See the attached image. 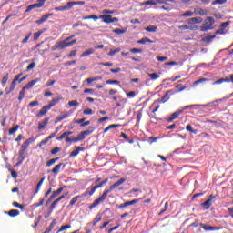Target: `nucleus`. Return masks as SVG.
<instances>
[{
	"mask_svg": "<svg viewBox=\"0 0 233 233\" xmlns=\"http://www.w3.org/2000/svg\"><path fill=\"white\" fill-rule=\"evenodd\" d=\"M125 181H127V178H120L118 181H116V183H114L112 186H110V187L108 189H106L103 192V196L106 198H108V194H110V192H112L113 190H116V188H117V187H121V185H123V183H125Z\"/></svg>",
	"mask_w": 233,
	"mask_h": 233,
	"instance_id": "f257e3e1",
	"label": "nucleus"
},
{
	"mask_svg": "<svg viewBox=\"0 0 233 233\" xmlns=\"http://www.w3.org/2000/svg\"><path fill=\"white\" fill-rule=\"evenodd\" d=\"M28 150V147L25 146H21V149L18 152V162L16 163V167H19V165H23V161H25L26 155V151Z\"/></svg>",
	"mask_w": 233,
	"mask_h": 233,
	"instance_id": "f03ea898",
	"label": "nucleus"
},
{
	"mask_svg": "<svg viewBox=\"0 0 233 233\" xmlns=\"http://www.w3.org/2000/svg\"><path fill=\"white\" fill-rule=\"evenodd\" d=\"M98 19H103L104 23H106L107 25L110 23H117V21H119L117 17H112L110 15H101L98 16Z\"/></svg>",
	"mask_w": 233,
	"mask_h": 233,
	"instance_id": "7ed1b4c3",
	"label": "nucleus"
},
{
	"mask_svg": "<svg viewBox=\"0 0 233 233\" xmlns=\"http://www.w3.org/2000/svg\"><path fill=\"white\" fill-rule=\"evenodd\" d=\"M86 196H90V191L88 189H86L84 193H82L81 195H77L76 197H74L71 201L69 202V206L70 207H74V205H76V203H77V201L79 200V198H86Z\"/></svg>",
	"mask_w": 233,
	"mask_h": 233,
	"instance_id": "20e7f679",
	"label": "nucleus"
},
{
	"mask_svg": "<svg viewBox=\"0 0 233 233\" xmlns=\"http://www.w3.org/2000/svg\"><path fill=\"white\" fill-rule=\"evenodd\" d=\"M46 1V0H37L36 4L28 5L27 8L25 9V12L28 13V12H31V10H34L35 8H41L45 5Z\"/></svg>",
	"mask_w": 233,
	"mask_h": 233,
	"instance_id": "39448f33",
	"label": "nucleus"
},
{
	"mask_svg": "<svg viewBox=\"0 0 233 233\" xmlns=\"http://www.w3.org/2000/svg\"><path fill=\"white\" fill-rule=\"evenodd\" d=\"M21 76H23L22 73H20L15 76V78L13 79V81L11 83L10 89L8 92H6V94H10V92H14V90H15V86H17V81H19V79L21 78Z\"/></svg>",
	"mask_w": 233,
	"mask_h": 233,
	"instance_id": "423d86ee",
	"label": "nucleus"
},
{
	"mask_svg": "<svg viewBox=\"0 0 233 233\" xmlns=\"http://www.w3.org/2000/svg\"><path fill=\"white\" fill-rule=\"evenodd\" d=\"M214 23H216L214 18L212 16H208L204 24L205 30H212V25H214Z\"/></svg>",
	"mask_w": 233,
	"mask_h": 233,
	"instance_id": "0eeeda50",
	"label": "nucleus"
},
{
	"mask_svg": "<svg viewBox=\"0 0 233 233\" xmlns=\"http://www.w3.org/2000/svg\"><path fill=\"white\" fill-rule=\"evenodd\" d=\"M106 199V197L104 196L102 194L101 197H99L98 198H96L92 205L89 206V210H92L93 208H96V207H97V205H101V203H103V201H105Z\"/></svg>",
	"mask_w": 233,
	"mask_h": 233,
	"instance_id": "6e6552de",
	"label": "nucleus"
},
{
	"mask_svg": "<svg viewBox=\"0 0 233 233\" xmlns=\"http://www.w3.org/2000/svg\"><path fill=\"white\" fill-rule=\"evenodd\" d=\"M216 199V196L214 195H209L208 198L201 204V206L206 209L208 210L210 207H212V200Z\"/></svg>",
	"mask_w": 233,
	"mask_h": 233,
	"instance_id": "1a4fd4ad",
	"label": "nucleus"
},
{
	"mask_svg": "<svg viewBox=\"0 0 233 233\" xmlns=\"http://www.w3.org/2000/svg\"><path fill=\"white\" fill-rule=\"evenodd\" d=\"M95 130L96 128L89 127L88 130L82 131L80 134H78V139H80V141H83V139H85L86 136H90V134H92Z\"/></svg>",
	"mask_w": 233,
	"mask_h": 233,
	"instance_id": "9d476101",
	"label": "nucleus"
},
{
	"mask_svg": "<svg viewBox=\"0 0 233 233\" xmlns=\"http://www.w3.org/2000/svg\"><path fill=\"white\" fill-rule=\"evenodd\" d=\"M57 132H59V127L56 128V131L55 133H52L51 135H49L46 139L42 140L38 147H44V145H46V143H48V141L50 139H54V137H56V134H57Z\"/></svg>",
	"mask_w": 233,
	"mask_h": 233,
	"instance_id": "9b49d317",
	"label": "nucleus"
},
{
	"mask_svg": "<svg viewBox=\"0 0 233 233\" xmlns=\"http://www.w3.org/2000/svg\"><path fill=\"white\" fill-rule=\"evenodd\" d=\"M106 183H108V178H106L105 180H103L98 185L93 187L91 188V190H89V196H94V192H96V190H97V188H101V187H103V185H106Z\"/></svg>",
	"mask_w": 233,
	"mask_h": 233,
	"instance_id": "f8f14e48",
	"label": "nucleus"
},
{
	"mask_svg": "<svg viewBox=\"0 0 233 233\" xmlns=\"http://www.w3.org/2000/svg\"><path fill=\"white\" fill-rule=\"evenodd\" d=\"M183 113V110H177L176 112H174L167 119V123H172V121H174V119H177L179 117V116H181V114Z\"/></svg>",
	"mask_w": 233,
	"mask_h": 233,
	"instance_id": "ddd939ff",
	"label": "nucleus"
},
{
	"mask_svg": "<svg viewBox=\"0 0 233 233\" xmlns=\"http://www.w3.org/2000/svg\"><path fill=\"white\" fill-rule=\"evenodd\" d=\"M199 226L201 227V228H203L206 231L221 230V228H219V227L216 228L214 226H208L204 223H200Z\"/></svg>",
	"mask_w": 233,
	"mask_h": 233,
	"instance_id": "4468645a",
	"label": "nucleus"
},
{
	"mask_svg": "<svg viewBox=\"0 0 233 233\" xmlns=\"http://www.w3.org/2000/svg\"><path fill=\"white\" fill-rule=\"evenodd\" d=\"M61 167L62 168H66V164L59 163L58 165H56L55 167L51 170L52 174H54V176H57V174H59V170H61Z\"/></svg>",
	"mask_w": 233,
	"mask_h": 233,
	"instance_id": "2eb2a0df",
	"label": "nucleus"
},
{
	"mask_svg": "<svg viewBox=\"0 0 233 233\" xmlns=\"http://www.w3.org/2000/svg\"><path fill=\"white\" fill-rule=\"evenodd\" d=\"M174 94H177V92L174 91V90H167L161 99L162 103H167V101H168V99H170V97H168V96H174Z\"/></svg>",
	"mask_w": 233,
	"mask_h": 233,
	"instance_id": "dca6fc26",
	"label": "nucleus"
},
{
	"mask_svg": "<svg viewBox=\"0 0 233 233\" xmlns=\"http://www.w3.org/2000/svg\"><path fill=\"white\" fill-rule=\"evenodd\" d=\"M52 15H54L52 13L43 15L39 20L35 21L36 25H43V23H46V21L48 20V17H52Z\"/></svg>",
	"mask_w": 233,
	"mask_h": 233,
	"instance_id": "f3484780",
	"label": "nucleus"
},
{
	"mask_svg": "<svg viewBox=\"0 0 233 233\" xmlns=\"http://www.w3.org/2000/svg\"><path fill=\"white\" fill-rule=\"evenodd\" d=\"M48 110H51V107L47 105V106H44L41 110L37 113L36 116L37 117H41V116H45Z\"/></svg>",
	"mask_w": 233,
	"mask_h": 233,
	"instance_id": "a211bd4d",
	"label": "nucleus"
},
{
	"mask_svg": "<svg viewBox=\"0 0 233 233\" xmlns=\"http://www.w3.org/2000/svg\"><path fill=\"white\" fill-rule=\"evenodd\" d=\"M137 199H134V200H131V201H127V202H125L123 204H120L117 206V208H125L126 207H130V205H136V203H137Z\"/></svg>",
	"mask_w": 233,
	"mask_h": 233,
	"instance_id": "6ab92c4d",
	"label": "nucleus"
},
{
	"mask_svg": "<svg viewBox=\"0 0 233 233\" xmlns=\"http://www.w3.org/2000/svg\"><path fill=\"white\" fill-rule=\"evenodd\" d=\"M39 81H41V79L39 78L32 80L24 86V90H30V88H32V86H34V85H35L36 83H39Z\"/></svg>",
	"mask_w": 233,
	"mask_h": 233,
	"instance_id": "aec40b11",
	"label": "nucleus"
},
{
	"mask_svg": "<svg viewBox=\"0 0 233 233\" xmlns=\"http://www.w3.org/2000/svg\"><path fill=\"white\" fill-rule=\"evenodd\" d=\"M70 8H72V4H69V2H68L64 6L56 7L55 10H56V12H65V10H70Z\"/></svg>",
	"mask_w": 233,
	"mask_h": 233,
	"instance_id": "412c9836",
	"label": "nucleus"
},
{
	"mask_svg": "<svg viewBox=\"0 0 233 233\" xmlns=\"http://www.w3.org/2000/svg\"><path fill=\"white\" fill-rule=\"evenodd\" d=\"M48 121H50V118L46 117L41 123H39L38 130H45L48 125Z\"/></svg>",
	"mask_w": 233,
	"mask_h": 233,
	"instance_id": "4be33fe9",
	"label": "nucleus"
},
{
	"mask_svg": "<svg viewBox=\"0 0 233 233\" xmlns=\"http://www.w3.org/2000/svg\"><path fill=\"white\" fill-rule=\"evenodd\" d=\"M68 116H70L68 112L61 113V116L56 118L55 123H61V121H63V119H66Z\"/></svg>",
	"mask_w": 233,
	"mask_h": 233,
	"instance_id": "5701e85b",
	"label": "nucleus"
},
{
	"mask_svg": "<svg viewBox=\"0 0 233 233\" xmlns=\"http://www.w3.org/2000/svg\"><path fill=\"white\" fill-rule=\"evenodd\" d=\"M59 101H63V98L61 96L53 98L49 104L47 105L48 106H50L52 108V106H56V105H57V103H59Z\"/></svg>",
	"mask_w": 233,
	"mask_h": 233,
	"instance_id": "b1692460",
	"label": "nucleus"
},
{
	"mask_svg": "<svg viewBox=\"0 0 233 233\" xmlns=\"http://www.w3.org/2000/svg\"><path fill=\"white\" fill-rule=\"evenodd\" d=\"M83 150H85V147H77L76 150L70 153V157H76V156H77L79 152H83Z\"/></svg>",
	"mask_w": 233,
	"mask_h": 233,
	"instance_id": "393cba45",
	"label": "nucleus"
},
{
	"mask_svg": "<svg viewBox=\"0 0 233 233\" xmlns=\"http://www.w3.org/2000/svg\"><path fill=\"white\" fill-rule=\"evenodd\" d=\"M55 227H56V220H53V221L50 223L49 227H47V228H46V230H45L44 233H51L52 230H54V228H55Z\"/></svg>",
	"mask_w": 233,
	"mask_h": 233,
	"instance_id": "a878e982",
	"label": "nucleus"
},
{
	"mask_svg": "<svg viewBox=\"0 0 233 233\" xmlns=\"http://www.w3.org/2000/svg\"><path fill=\"white\" fill-rule=\"evenodd\" d=\"M68 136H72V131L64 132L59 137H57V140L63 141V139H65V137L66 138Z\"/></svg>",
	"mask_w": 233,
	"mask_h": 233,
	"instance_id": "bb28decb",
	"label": "nucleus"
},
{
	"mask_svg": "<svg viewBox=\"0 0 233 233\" xmlns=\"http://www.w3.org/2000/svg\"><path fill=\"white\" fill-rule=\"evenodd\" d=\"M8 216H10V218H15L17 216H19V210L17 209H11L7 212Z\"/></svg>",
	"mask_w": 233,
	"mask_h": 233,
	"instance_id": "cd10ccee",
	"label": "nucleus"
},
{
	"mask_svg": "<svg viewBox=\"0 0 233 233\" xmlns=\"http://www.w3.org/2000/svg\"><path fill=\"white\" fill-rule=\"evenodd\" d=\"M138 45H145V43H154V41H152L150 38L148 37H145V38H142L141 40H138L137 42Z\"/></svg>",
	"mask_w": 233,
	"mask_h": 233,
	"instance_id": "c85d7f7f",
	"label": "nucleus"
},
{
	"mask_svg": "<svg viewBox=\"0 0 233 233\" xmlns=\"http://www.w3.org/2000/svg\"><path fill=\"white\" fill-rule=\"evenodd\" d=\"M150 5V6H156V5H157V2H155L154 0H148V1H146L144 3L141 4L142 6H147V5Z\"/></svg>",
	"mask_w": 233,
	"mask_h": 233,
	"instance_id": "c756f323",
	"label": "nucleus"
},
{
	"mask_svg": "<svg viewBox=\"0 0 233 233\" xmlns=\"http://www.w3.org/2000/svg\"><path fill=\"white\" fill-rule=\"evenodd\" d=\"M58 49L68 48L67 43L65 41H59L56 43Z\"/></svg>",
	"mask_w": 233,
	"mask_h": 233,
	"instance_id": "7c9ffc66",
	"label": "nucleus"
},
{
	"mask_svg": "<svg viewBox=\"0 0 233 233\" xmlns=\"http://www.w3.org/2000/svg\"><path fill=\"white\" fill-rule=\"evenodd\" d=\"M91 54H94V49L89 48L87 50H86L85 52H83L80 56V57H86V56H90Z\"/></svg>",
	"mask_w": 233,
	"mask_h": 233,
	"instance_id": "2f4dec72",
	"label": "nucleus"
},
{
	"mask_svg": "<svg viewBox=\"0 0 233 233\" xmlns=\"http://www.w3.org/2000/svg\"><path fill=\"white\" fill-rule=\"evenodd\" d=\"M44 181H45V177H42L40 179V181L37 183L35 194H37V192H39V190H41V187H42Z\"/></svg>",
	"mask_w": 233,
	"mask_h": 233,
	"instance_id": "473e14b6",
	"label": "nucleus"
},
{
	"mask_svg": "<svg viewBox=\"0 0 233 233\" xmlns=\"http://www.w3.org/2000/svg\"><path fill=\"white\" fill-rule=\"evenodd\" d=\"M65 188H66V186H64V187L58 188V189L56 190V191H53V192H52L53 196H55V198H57V196H59V194H61V192H63V190H64Z\"/></svg>",
	"mask_w": 233,
	"mask_h": 233,
	"instance_id": "72a5a7b5",
	"label": "nucleus"
},
{
	"mask_svg": "<svg viewBox=\"0 0 233 233\" xmlns=\"http://www.w3.org/2000/svg\"><path fill=\"white\" fill-rule=\"evenodd\" d=\"M68 228H72V225L67 224V225L61 226V228L57 230L56 233H61Z\"/></svg>",
	"mask_w": 233,
	"mask_h": 233,
	"instance_id": "f704fd0d",
	"label": "nucleus"
},
{
	"mask_svg": "<svg viewBox=\"0 0 233 233\" xmlns=\"http://www.w3.org/2000/svg\"><path fill=\"white\" fill-rule=\"evenodd\" d=\"M146 32H157V26L156 25H149L145 28Z\"/></svg>",
	"mask_w": 233,
	"mask_h": 233,
	"instance_id": "c9c22d12",
	"label": "nucleus"
},
{
	"mask_svg": "<svg viewBox=\"0 0 233 233\" xmlns=\"http://www.w3.org/2000/svg\"><path fill=\"white\" fill-rule=\"evenodd\" d=\"M25 90L26 89H25V87L21 89V91L19 92L18 101H23V99H25Z\"/></svg>",
	"mask_w": 233,
	"mask_h": 233,
	"instance_id": "e433bc0d",
	"label": "nucleus"
},
{
	"mask_svg": "<svg viewBox=\"0 0 233 233\" xmlns=\"http://www.w3.org/2000/svg\"><path fill=\"white\" fill-rule=\"evenodd\" d=\"M82 19L84 21H86L88 19H94V21H97V19H99V16H97L96 15H89V16H84Z\"/></svg>",
	"mask_w": 233,
	"mask_h": 233,
	"instance_id": "4c0bfd02",
	"label": "nucleus"
},
{
	"mask_svg": "<svg viewBox=\"0 0 233 233\" xmlns=\"http://www.w3.org/2000/svg\"><path fill=\"white\" fill-rule=\"evenodd\" d=\"M56 161H59V157L50 159L46 162V167H52V165H55Z\"/></svg>",
	"mask_w": 233,
	"mask_h": 233,
	"instance_id": "58836bf2",
	"label": "nucleus"
},
{
	"mask_svg": "<svg viewBox=\"0 0 233 233\" xmlns=\"http://www.w3.org/2000/svg\"><path fill=\"white\" fill-rule=\"evenodd\" d=\"M99 79H101V76L89 77L86 79V81H87V84L90 85L94 83V81H99Z\"/></svg>",
	"mask_w": 233,
	"mask_h": 233,
	"instance_id": "ea45409f",
	"label": "nucleus"
},
{
	"mask_svg": "<svg viewBox=\"0 0 233 233\" xmlns=\"http://www.w3.org/2000/svg\"><path fill=\"white\" fill-rule=\"evenodd\" d=\"M228 78H220L213 83V85H221V83H228Z\"/></svg>",
	"mask_w": 233,
	"mask_h": 233,
	"instance_id": "a19ab883",
	"label": "nucleus"
},
{
	"mask_svg": "<svg viewBox=\"0 0 233 233\" xmlns=\"http://www.w3.org/2000/svg\"><path fill=\"white\" fill-rule=\"evenodd\" d=\"M8 73L2 78V86L5 87L6 86V83H8Z\"/></svg>",
	"mask_w": 233,
	"mask_h": 233,
	"instance_id": "79ce46f5",
	"label": "nucleus"
},
{
	"mask_svg": "<svg viewBox=\"0 0 233 233\" xmlns=\"http://www.w3.org/2000/svg\"><path fill=\"white\" fill-rule=\"evenodd\" d=\"M213 39H216V35L206 36L203 41L206 43H211Z\"/></svg>",
	"mask_w": 233,
	"mask_h": 233,
	"instance_id": "37998d69",
	"label": "nucleus"
},
{
	"mask_svg": "<svg viewBox=\"0 0 233 233\" xmlns=\"http://www.w3.org/2000/svg\"><path fill=\"white\" fill-rule=\"evenodd\" d=\"M186 130H187V132H191L192 134H198V129L192 128V126H190V125H187V126L186 127Z\"/></svg>",
	"mask_w": 233,
	"mask_h": 233,
	"instance_id": "c03bdc74",
	"label": "nucleus"
},
{
	"mask_svg": "<svg viewBox=\"0 0 233 233\" xmlns=\"http://www.w3.org/2000/svg\"><path fill=\"white\" fill-rule=\"evenodd\" d=\"M59 201H61L59 198H56L55 201H53V203L49 207V210H54V208H56V207L57 206V203H59Z\"/></svg>",
	"mask_w": 233,
	"mask_h": 233,
	"instance_id": "a18cd8bd",
	"label": "nucleus"
},
{
	"mask_svg": "<svg viewBox=\"0 0 233 233\" xmlns=\"http://www.w3.org/2000/svg\"><path fill=\"white\" fill-rule=\"evenodd\" d=\"M148 76L151 77L152 81H156V79H159V75H157V73H149Z\"/></svg>",
	"mask_w": 233,
	"mask_h": 233,
	"instance_id": "49530a36",
	"label": "nucleus"
},
{
	"mask_svg": "<svg viewBox=\"0 0 233 233\" xmlns=\"http://www.w3.org/2000/svg\"><path fill=\"white\" fill-rule=\"evenodd\" d=\"M12 205H13V207H15L16 208H20V210H25V206L19 204L16 201L13 202Z\"/></svg>",
	"mask_w": 233,
	"mask_h": 233,
	"instance_id": "de8ad7c7",
	"label": "nucleus"
},
{
	"mask_svg": "<svg viewBox=\"0 0 233 233\" xmlns=\"http://www.w3.org/2000/svg\"><path fill=\"white\" fill-rule=\"evenodd\" d=\"M167 210H168V202L165 203L164 208L158 213V216H162L165 214V212H167Z\"/></svg>",
	"mask_w": 233,
	"mask_h": 233,
	"instance_id": "09e8293b",
	"label": "nucleus"
},
{
	"mask_svg": "<svg viewBox=\"0 0 233 233\" xmlns=\"http://www.w3.org/2000/svg\"><path fill=\"white\" fill-rule=\"evenodd\" d=\"M30 143H34V138L32 137L28 138L22 146L28 148V147L30 146Z\"/></svg>",
	"mask_w": 233,
	"mask_h": 233,
	"instance_id": "8fccbe9b",
	"label": "nucleus"
},
{
	"mask_svg": "<svg viewBox=\"0 0 233 233\" xmlns=\"http://www.w3.org/2000/svg\"><path fill=\"white\" fill-rule=\"evenodd\" d=\"M99 221H101V217H100V215H96L93 221V227H96L97 225V223H99Z\"/></svg>",
	"mask_w": 233,
	"mask_h": 233,
	"instance_id": "3c124183",
	"label": "nucleus"
},
{
	"mask_svg": "<svg viewBox=\"0 0 233 233\" xmlns=\"http://www.w3.org/2000/svg\"><path fill=\"white\" fill-rule=\"evenodd\" d=\"M16 130H19V125H16L15 127L9 129V136H12V134H15Z\"/></svg>",
	"mask_w": 233,
	"mask_h": 233,
	"instance_id": "603ef678",
	"label": "nucleus"
},
{
	"mask_svg": "<svg viewBox=\"0 0 233 233\" xmlns=\"http://www.w3.org/2000/svg\"><path fill=\"white\" fill-rule=\"evenodd\" d=\"M225 3H227V0H215L211 5L214 6L215 5H225Z\"/></svg>",
	"mask_w": 233,
	"mask_h": 233,
	"instance_id": "864d4df0",
	"label": "nucleus"
},
{
	"mask_svg": "<svg viewBox=\"0 0 233 233\" xmlns=\"http://www.w3.org/2000/svg\"><path fill=\"white\" fill-rule=\"evenodd\" d=\"M121 52V49L120 48H116V49H114V50H110L109 53H108V56H116V54Z\"/></svg>",
	"mask_w": 233,
	"mask_h": 233,
	"instance_id": "5fc2aeb1",
	"label": "nucleus"
},
{
	"mask_svg": "<svg viewBox=\"0 0 233 233\" xmlns=\"http://www.w3.org/2000/svg\"><path fill=\"white\" fill-rule=\"evenodd\" d=\"M175 88H177V92H183V90H187V86H182L181 84L175 86Z\"/></svg>",
	"mask_w": 233,
	"mask_h": 233,
	"instance_id": "6e6d98bb",
	"label": "nucleus"
},
{
	"mask_svg": "<svg viewBox=\"0 0 233 233\" xmlns=\"http://www.w3.org/2000/svg\"><path fill=\"white\" fill-rule=\"evenodd\" d=\"M68 105L70 106H79V102H77V100H72L68 102Z\"/></svg>",
	"mask_w": 233,
	"mask_h": 233,
	"instance_id": "4d7b16f0",
	"label": "nucleus"
},
{
	"mask_svg": "<svg viewBox=\"0 0 233 233\" xmlns=\"http://www.w3.org/2000/svg\"><path fill=\"white\" fill-rule=\"evenodd\" d=\"M42 34H43V32H41V31L35 33L34 34V41H37V39H39V37H41Z\"/></svg>",
	"mask_w": 233,
	"mask_h": 233,
	"instance_id": "13d9d810",
	"label": "nucleus"
},
{
	"mask_svg": "<svg viewBox=\"0 0 233 233\" xmlns=\"http://www.w3.org/2000/svg\"><path fill=\"white\" fill-rule=\"evenodd\" d=\"M30 37H32V33H29V34L22 40V44L25 45V44L28 43V39H30Z\"/></svg>",
	"mask_w": 233,
	"mask_h": 233,
	"instance_id": "bf43d9fd",
	"label": "nucleus"
},
{
	"mask_svg": "<svg viewBox=\"0 0 233 233\" xmlns=\"http://www.w3.org/2000/svg\"><path fill=\"white\" fill-rule=\"evenodd\" d=\"M119 81L118 80H107L106 82V85H119Z\"/></svg>",
	"mask_w": 233,
	"mask_h": 233,
	"instance_id": "052dcab7",
	"label": "nucleus"
},
{
	"mask_svg": "<svg viewBox=\"0 0 233 233\" xmlns=\"http://www.w3.org/2000/svg\"><path fill=\"white\" fill-rule=\"evenodd\" d=\"M190 21H192L193 23H201V21H203V18H201V17H193V18H190Z\"/></svg>",
	"mask_w": 233,
	"mask_h": 233,
	"instance_id": "680f3d73",
	"label": "nucleus"
},
{
	"mask_svg": "<svg viewBox=\"0 0 233 233\" xmlns=\"http://www.w3.org/2000/svg\"><path fill=\"white\" fill-rule=\"evenodd\" d=\"M115 34H117L118 35H121V34H125V29H119V28H116L113 31Z\"/></svg>",
	"mask_w": 233,
	"mask_h": 233,
	"instance_id": "e2e57ef3",
	"label": "nucleus"
},
{
	"mask_svg": "<svg viewBox=\"0 0 233 233\" xmlns=\"http://www.w3.org/2000/svg\"><path fill=\"white\" fill-rule=\"evenodd\" d=\"M83 114H85V116H92V114H94V111L92 109H85L83 111Z\"/></svg>",
	"mask_w": 233,
	"mask_h": 233,
	"instance_id": "0e129e2a",
	"label": "nucleus"
},
{
	"mask_svg": "<svg viewBox=\"0 0 233 233\" xmlns=\"http://www.w3.org/2000/svg\"><path fill=\"white\" fill-rule=\"evenodd\" d=\"M57 152H61V148L59 147H56L54 149L51 150L52 155L57 154Z\"/></svg>",
	"mask_w": 233,
	"mask_h": 233,
	"instance_id": "69168bd1",
	"label": "nucleus"
},
{
	"mask_svg": "<svg viewBox=\"0 0 233 233\" xmlns=\"http://www.w3.org/2000/svg\"><path fill=\"white\" fill-rule=\"evenodd\" d=\"M69 4H71V8H72V6H74V5H85V1L69 2Z\"/></svg>",
	"mask_w": 233,
	"mask_h": 233,
	"instance_id": "338daca9",
	"label": "nucleus"
},
{
	"mask_svg": "<svg viewBox=\"0 0 233 233\" xmlns=\"http://www.w3.org/2000/svg\"><path fill=\"white\" fill-rule=\"evenodd\" d=\"M197 14H198V15H207V11H205V9H198Z\"/></svg>",
	"mask_w": 233,
	"mask_h": 233,
	"instance_id": "774afa93",
	"label": "nucleus"
}]
</instances>
